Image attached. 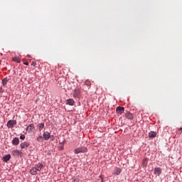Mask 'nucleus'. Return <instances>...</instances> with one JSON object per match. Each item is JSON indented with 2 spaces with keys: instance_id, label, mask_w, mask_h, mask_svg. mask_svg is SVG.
<instances>
[{
  "instance_id": "1",
  "label": "nucleus",
  "mask_w": 182,
  "mask_h": 182,
  "mask_svg": "<svg viewBox=\"0 0 182 182\" xmlns=\"http://www.w3.org/2000/svg\"><path fill=\"white\" fill-rule=\"evenodd\" d=\"M87 148L85 146H80L74 149L75 154H79V153H87Z\"/></svg>"
},
{
  "instance_id": "2",
  "label": "nucleus",
  "mask_w": 182,
  "mask_h": 182,
  "mask_svg": "<svg viewBox=\"0 0 182 182\" xmlns=\"http://www.w3.org/2000/svg\"><path fill=\"white\" fill-rule=\"evenodd\" d=\"M80 96H81V95H80V90L75 89L74 90V92H73V97L75 99H80Z\"/></svg>"
},
{
  "instance_id": "3",
  "label": "nucleus",
  "mask_w": 182,
  "mask_h": 182,
  "mask_svg": "<svg viewBox=\"0 0 182 182\" xmlns=\"http://www.w3.org/2000/svg\"><path fill=\"white\" fill-rule=\"evenodd\" d=\"M16 124V121L14 119H11L7 122V127H9V129H12L14 126H15Z\"/></svg>"
},
{
  "instance_id": "4",
  "label": "nucleus",
  "mask_w": 182,
  "mask_h": 182,
  "mask_svg": "<svg viewBox=\"0 0 182 182\" xmlns=\"http://www.w3.org/2000/svg\"><path fill=\"white\" fill-rule=\"evenodd\" d=\"M50 137V133H49V132L48 131H44L43 134V138L44 139V140H46V141H48V140H49Z\"/></svg>"
},
{
  "instance_id": "5",
  "label": "nucleus",
  "mask_w": 182,
  "mask_h": 182,
  "mask_svg": "<svg viewBox=\"0 0 182 182\" xmlns=\"http://www.w3.org/2000/svg\"><path fill=\"white\" fill-rule=\"evenodd\" d=\"M29 146H31V143H29V141L21 142L20 144V147L21 149H27L28 147H29Z\"/></svg>"
},
{
  "instance_id": "6",
  "label": "nucleus",
  "mask_w": 182,
  "mask_h": 182,
  "mask_svg": "<svg viewBox=\"0 0 182 182\" xmlns=\"http://www.w3.org/2000/svg\"><path fill=\"white\" fill-rule=\"evenodd\" d=\"M161 168L160 167H157V168H155L154 169V174H155V176H160V174H161Z\"/></svg>"
},
{
  "instance_id": "7",
  "label": "nucleus",
  "mask_w": 182,
  "mask_h": 182,
  "mask_svg": "<svg viewBox=\"0 0 182 182\" xmlns=\"http://www.w3.org/2000/svg\"><path fill=\"white\" fill-rule=\"evenodd\" d=\"M116 112L117 114H122L124 112V107H117L116 108Z\"/></svg>"
},
{
  "instance_id": "8",
  "label": "nucleus",
  "mask_w": 182,
  "mask_h": 182,
  "mask_svg": "<svg viewBox=\"0 0 182 182\" xmlns=\"http://www.w3.org/2000/svg\"><path fill=\"white\" fill-rule=\"evenodd\" d=\"M34 168L37 171H41V170L43 168V164H42L41 163H38L35 165Z\"/></svg>"
},
{
  "instance_id": "9",
  "label": "nucleus",
  "mask_w": 182,
  "mask_h": 182,
  "mask_svg": "<svg viewBox=\"0 0 182 182\" xmlns=\"http://www.w3.org/2000/svg\"><path fill=\"white\" fill-rule=\"evenodd\" d=\"M125 117L129 120H133V119H134V115L130 112H127L125 114Z\"/></svg>"
},
{
  "instance_id": "10",
  "label": "nucleus",
  "mask_w": 182,
  "mask_h": 182,
  "mask_svg": "<svg viewBox=\"0 0 182 182\" xmlns=\"http://www.w3.org/2000/svg\"><path fill=\"white\" fill-rule=\"evenodd\" d=\"M66 105L69 106H74L75 105V100L73 99H68L66 100Z\"/></svg>"
},
{
  "instance_id": "11",
  "label": "nucleus",
  "mask_w": 182,
  "mask_h": 182,
  "mask_svg": "<svg viewBox=\"0 0 182 182\" xmlns=\"http://www.w3.org/2000/svg\"><path fill=\"white\" fill-rule=\"evenodd\" d=\"M11 143L13 146H18V144H19V138L18 137L14 138Z\"/></svg>"
},
{
  "instance_id": "12",
  "label": "nucleus",
  "mask_w": 182,
  "mask_h": 182,
  "mask_svg": "<svg viewBox=\"0 0 182 182\" xmlns=\"http://www.w3.org/2000/svg\"><path fill=\"white\" fill-rule=\"evenodd\" d=\"M30 174H31V176H36L38 174V171L35 167H32L31 169H30Z\"/></svg>"
},
{
  "instance_id": "13",
  "label": "nucleus",
  "mask_w": 182,
  "mask_h": 182,
  "mask_svg": "<svg viewBox=\"0 0 182 182\" xmlns=\"http://www.w3.org/2000/svg\"><path fill=\"white\" fill-rule=\"evenodd\" d=\"M37 127H38L39 132H42V130H43V129L45 128V123H43V122L39 123L37 125Z\"/></svg>"
},
{
  "instance_id": "14",
  "label": "nucleus",
  "mask_w": 182,
  "mask_h": 182,
  "mask_svg": "<svg viewBox=\"0 0 182 182\" xmlns=\"http://www.w3.org/2000/svg\"><path fill=\"white\" fill-rule=\"evenodd\" d=\"M122 173V169L120 168L116 167L114 171V174L115 176H119Z\"/></svg>"
},
{
  "instance_id": "15",
  "label": "nucleus",
  "mask_w": 182,
  "mask_h": 182,
  "mask_svg": "<svg viewBox=\"0 0 182 182\" xmlns=\"http://www.w3.org/2000/svg\"><path fill=\"white\" fill-rule=\"evenodd\" d=\"M9 160H11V154H7L3 157V161H4L5 163H8Z\"/></svg>"
},
{
  "instance_id": "16",
  "label": "nucleus",
  "mask_w": 182,
  "mask_h": 182,
  "mask_svg": "<svg viewBox=\"0 0 182 182\" xmlns=\"http://www.w3.org/2000/svg\"><path fill=\"white\" fill-rule=\"evenodd\" d=\"M156 136H157V134H156L155 132L151 131V132L149 133V137L150 139H154V137H156Z\"/></svg>"
},
{
  "instance_id": "17",
  "label": "nucleus",
  "mask_w": 182,
  "mask_h": 182,
  "mask_svg": "<svg viewBox=\"0 0 182 182\" xmlns=\"http://www.w3.org/2000/svg\"><path fill=\"white\" fill-rule=\"evenodd\" d=\"M12 154L13 156H21V154H22V151L20 150H14L12 151Z\"/></svg>"
},
{
  "instance_id": "18",
  "label": "nucleus",
  "mask_w": 182,
  "mask_h": 182,
  "mask_svg": "<svg viewBox=\"0 0 182 182\" xmlns=\"http://www.w3.org/2000/svg\"><path fill=\"white\" fill-rule=\"evenodd\" d=\"M28 127H29L28 133H31V132H33L35 130V125H33V124H30L28 125Z\"/></svg>"
},
{
  "instance_id": "19",
  "label": "nucleus",
  "mask_w": 182,
  "mask_h": 182,
  "mask_svg": "<svg viewBox=\"0 0 182 182\" xmlns=\"http://www.w3.org/2000/svg\"><path fill=\"white\" fill-rule=\"evenodd\" d=\"M14 62H16V63H21V58L19 57H14L13 58Z\"/></svg>"
},
{
  "instance_id": "20",
  "label": "nucleus",
  "mask_w": 182,
  "mask_h": 182,
  "mask_svg": "<svg viewBox=\"0 0 182 182\" xmlns=\"http://www.w3.org/2000/svg\"><path fill=\"white\" fill-rule=\"evenodd\" d=\"M3 86H6V84L8 83V78L5 77L2 80L1 82Z\"/></svg>"
},
{
  "instance_id": "21",
  "label": "nucleus",
  "mask_w": 182,
  "mask_h": 182,
  "mask_svg": "<svg viewBox=\"0 0 182 182\" xmlns=\"http://www.w3.org/2000/svg\"><path fill=\"white\" fill-rule=\"evenodd\" d=\"M37 141H38V143H42V141H43V136H39L37 138Z\"/></svg>"
},
{
  "instance_id": "22",
  "label": "nucleus",
  "mask_w": 182,
  "mask_h": 182,
  "mask_svg": "<svg viewBox=\"0 0 182 182\" xmlns=\"http://www.w3.org/2000/svg\"><path fill=\"white\" fill-rule=\"evenodd\" d=\"M142 164L144 167H146L147 166V159H143Z\"/></svg>"
},
{
  "instance_id": "23",
  "label": "nucleus",
  "mask_w": 182,
  "mask_h": 182,
  "mask_svg": "<svg viewBox=\"0 0 182 182\" xmlns=\"http://www.w3.org/2000/svg\"><path fill=\"white\" fill-rule=\"evenodd\" d=\"M85 85H86L87 86H91L92 84L90 83V81H89V80H87L85 81Z\"/></svg>"
},
{
  "instance_id": "24",
  "label": "nucleus",
  "mask_w": 182,
  "mask_h": 182,
  "mask_svg": "<svg viewBox=\"0 0 182 182\" xmlns=\"http://www.w3.org/2000/svg\"><path fill=\"white\" fill-rule=\"evenodd\" d=\"M25 135L24 134H21V136H20V139H21V140H25Z\"/></svg>"
},
{
  "instance_id": "25",
  "label": "nucleus",
  "mask_w": 182,
  "mask_h": 182,
  "mask_svg": "<svg viewBox=\"0 0 182 182\" xmlns=\"http://www.w3.org/2000/svg\"><path fill=\"white\" fill-rule=\"evenodd\" d=\"M0 93H4V89L2 88V86L0 87Z\"/></svg>"
},
{
  "instance_id": "26",
  "label": "nucleus",
  "mask_w": 182,
  "mask_h": 182,
  "mask_svg": "<svg viewBox=\"0 0 182 182\" xmlns=\"http://www.w3.org/2000/svg\"><path fill=\"white\" fill-rule=\"evenodd\" d=\"M59 150H63V145L59 146Z\"/></svg>"
},
{
  "instance_id": "27",
  "label": "nucleus",
  "mask_w": 182,
  "mask_h": 182,
  "mask_svg": "<svg viewBox=\"0 0 182 182\" xmlns=\"http://www.w3.org/2000/svg\"><path fill=\"white\" fill-rule=\"evenodd\" d=\"M23 65H25L26 66H28L29 65V63L28 62L23 63Z\"/></svg>"
},
{
  "instance_id": "28",
  "label": "nucleus",
  "mask_w": 182,
  "mask_h": 182,
  "mask_svg": "<svg viewBox=\"0 0 182 182\" xmlns=\"http://www.w3.org/2000/svg\"><path fill=\"white\" fill-rule=\"evenodd\" d=\"M31 65H32L33 66H36V63L33 62V63H31Z\"/></svg>"
},
{
  "instance_id": "29",
  "label": "nucleus",
  "mask_w": 182,
  "mask_h": 182,
  "mask_svg": "<svg viewBox=\"0 0 182 182\" xmlns=\"http://www.w3.org/2000/svg\"><path fill=\"white\" fill-rule=\"evenodd\" d=\"M26 132H29V126L27 127V128H26Z\"/></svg>"
},
{
  "instance_id": "30",
  "label": "nucleus",
  "mask_w": 182,
  "mask_h": 182,
  "mask_svg": "<svg viewBox=\"0 0 182 182\" xmlns=\"http://www.w3.org/2000/svg\"><path fill=\"white\" fill-rule=\"evenodd\" d=\"M65 141H63V142L60 143V144H65Z\"/></svg>"
},
{
  "instance_id": "31",
  "label": "nucleus",
  "mask_w": 182,
  "mask_h": 182,
  "mask_svg": "<svg viewBox=\"0 0 182 182\" xmlns=\"http://www.w3.org/2000/svg\"><path fill=\"white\" fill-rule=\"evenodd\" d=\"M50 138L54 139L53 135H50Z\"/></svg>"
},
{
  "instance_id": "32",
  "label": "nucleus",
  "mask_w": 182,
  "mask_h": 182,
  "mask_svg": "<svg viewBox=\"0 0 182 182\" xmlns=\"http://www.w3.org/2000/svg\"><path fill=\"white\" fill-rule=\"evenodd\" d=\"M28 58H32V56H31V55H28Z\"/></svg>"
},
{
  "instance_id": "33",
  "label": "nucleus",
  "mask_w": 182,
  "mask_h": 182,
  "mask_svg": "<svg viewBox=\"0 0 182 182\" xmlns=\"http://www.w3.org/2000/svg\"><path fill=\"white\" fill-rule=\"evenodd\" d=\"M179 130H181V132H182V127H181V128L179 129Z\"/></svg>"
}]
</instances>
